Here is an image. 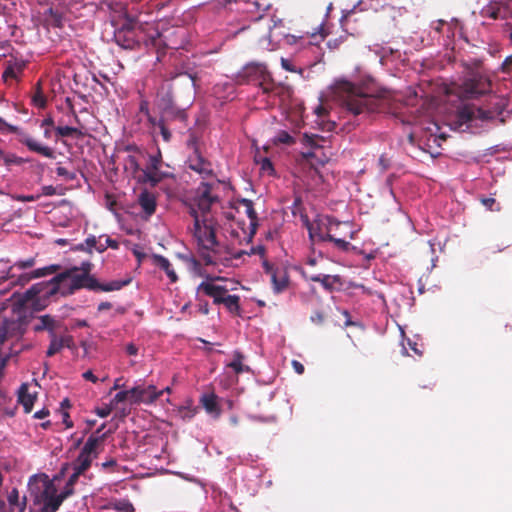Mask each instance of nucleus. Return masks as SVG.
<instances>
[{
    "label": "nucleus",
    "mask_w": 512,
    "mask_h": 512,
    "mask_svg": "<svg viewBox=\"0 0 512 512\" xmlns=\"http://www.w3.org/2000/svg\"><path fill=\"white\" fill-rule=\"evenodd\" d=\"M481 204L489 211H500L501 207L499 203H497L496 199L493 197H481Z\"/></svg>",
    "instance_id": "nucleus-48"
},
{
    "label": "nucleus",
    "mask_w": 512,
    "mask_h": 512,
    "mask_svg": "<svg viewBox=\"0 0 512 512\" xmlns=\"http://www.w3.org/2000/svg\"><path fill=\"white\" fill-rule=\"evenodd\" d=\"M67 271H71V278L70 280V286L72 289V293H74L76 290L86 288L88 290H95V288L98 285V280L94 276H87L78 273L79 268L78 267H72L70 269H67Z\"/></svg>",
    "instance_id": "nucleus-22"
},
{
    "label": "nucleus",
    "mask_w": 512,
    "mask_h": 512,
    "mask_svg": "<svg viewBox=\"0 0 512 512\" xmlns=\"http://www.w3.org/2000/svg\"><path fill=\"white\" fill-rule=\"evenodd\" d=\"M162 165L163 161L160 152L155 155L148 154L139 183L150 184L152 187H155L162 180L169 177V173L162 171Z\"/></svg>",
    "instance_id": "nucleus-11"
},
{
    "label": "nucleus",
    "mask_w": 512,
    "mask_h": 512,
    "mask_svg": "<svg viewBox=\"0 0 512 512\" xmlns=\"http://www.w3.org/2000/svg\"><path fill=\"white\" fill-rule=\"evenodd\" d=\"M56 174L59 177H63L67 181H73L74 179H76L75 172L69 171L67 168L62 167V166H58L56 168Z\"/></svg>",
    "instance_id": "nucleus-53"
},
{
    "label": "nucleus",
    "mask_w": 512,
    "mask_h": 512,
    "mask_svg": "<svg viewBox=\"0 0 512 512\" xmlns=\"http://www.w3.org/2000/svg\"><path fill=\"white\" fill-rule=\"evenodd\" d=\"M292 367H293V369L295 370V372L297 374H303L304 373V370H305L304 365L302 363H300L299 361L293 360L292 361Z\"/></svg>",
    "instance_id": "nucleus-64"
},
{
    "label": "nucleus",
    "mask_w": 512,
    "mask_h": 512,
    "mask_svg": "<svg viewBox=\"0 0 512 512\" xmlns=\"http://www.w3.org/2000/svg\"><path fill=\"white\" fill-rule=\"evenodd\" d=\"M56 134L60 137H84V133L75 127L70 126H58L55 128Z\"/></svg>",
    "instance_id": "nucleus-40"
},
{
    "label": "nucleus",
    "mask_w": 512,
    "mask_h": 512,
    "mask_svg": "<svg viewBox=\"0 0 512 512\" xmlns=\"http://www.w3.org/2000/svg\"><path fill=\"white\" fill-rule=\"evenodd\" d=\"M60 268L59 265H50L43 268L35 269L31 272L11 271L9 268L8 274L12 284L25 286L31 280L41 278L55 273Z\"/></svg>",
    "instance_id": "nucleus-18"
},
{
    "label": "nucleus",
    "mask_w": 512,
    "mask_h": 512,
    "mask_svg": "<svg viewBox=\"0 0 512 512\" xmlns=\"http://www.w3.org/2000/svg\"><path fill=\"white\" fill-rule=\"evenodd\" d=\"M260 89L262 90L263 94H267L269 96H277L280 98H284L290 94V90L287 86L275 83L271 76L267 82L260 84Z\"/></svg>",
    "instance_id": "nucleus-24"
},
{
    "label": "nucleus",
    "mask_w": 512,
    "mask_h": 512,
    "mask_svg": "<svg viewBox=\"0 0 512 512\" xmlns=\"http://www.w3.org/2000/svg\"><path fill=\"white\" fill-rule=\"evenodd\" d=\"M102 9H107L111 13L115 14L114 17H124L127 15L126 4L119 0H104L102 2Z\"/></svg>",
    "instance_id": "nucleus-33"
},
{
    "label": "nucleus",
    "mask_w": 512,
    "mask_h": 512,
    "mask_svg": "<svg viewBox=\"0 0 512 512\" xmlns=\"http://www.w3.org/2000/svg\"><path fill=\"white\" fill-rule=\"evenodd\" d=\"M221 304H223L230 313L236 315L240 314V297L238 295L228 294Z\"/></svg>",
    "instance_id": "nucleus-38"
},
{
    "label": "nucleus",
    "mask_w": 512,
    "mask_h": 512,
    "mask_svg": "<svg viewBox=\"0 0 512 512\" xmlns=\"http://www.w3.org/2000/svg\"><path fill=\"white\" fill-rule=\"evenodd\" d=\"M71 271L65 270L54 276L49 281H43L32 285L23 295L25 301H32L34 298H48L60 293L61 295L73 294L70 284Z\"/></svg>",
    "instance_id": "nucleus-7"
},
{
    "label": "nucleus",
    "mask_w": 512,
    "mask_h": 512,
    "mask_svg": "<svg viewBox=\"0 0 512 512\" xmlns=\"http://www.w3.org/2000/svg\"><path fill=\"white\" fill-rule=\"evenodd\" d=\"M222 279V277L207 276V279L198 285L197 292H203L206 296L211 297L214 304H221L228 295V289L225 286L214 284V281Z\"/></svg>",
    "instance_id": "nucleus-20"
},
{
    "label": "nucleus",
    "mask_w": 512,
    "mask_h": 512,
    "mask_svg": "<svg viewBox=\"0 0 512 512\" xmlns=\"http://www.w3.org/2000/svg\"><path fill=\"white\" fill-rule=\"evenodd\" d=\"M116 509L121 511V512H134L133 505L130 502H128V501L119 502L116 505Z\"/></svg>",
    "instance_id": "nucleus-59"
},
{
    "label": "nucleus",
    "mask_w": 512,
    "mask_h": 512,
    "mask_svg": "<svg viewBox=\"0 0 512 512\" xmlns=\"http://www.w3.org/2000/svg\"><path fill=\"white\" fill-rule=\"evenodd\" d=\"M263 269L270 276L273 291L276 294L282 293L289 286V276L284 268L275 266L268 261L263 262Z\"/></svg>",
    "instance_id": "nucleus-19"
},
{
    "label": "nucleus",
    "mask_w": 512,
    "mask_h": 512,
    "mask_svg": "<svg viewBox=\"0 0 512 512\" xmlns=\"http://www.w3.org/2000/svg\"><path fill=\"white\" fill-rule=\"evenodd\" d=\"M217 399L218 397L214 393L204 394L200 399V402L206 412L214 418H219L221 415V408Z\"/></svg>",
    "instance_id": "nucleus-27"
},
{
    "label": "nucleus",
    "mask_w": 512,
    "mask_h": 512,
    "mask_svg": "<svg viewBox=\"0 0 512 512\" xmlns=\"http://www.w3.org/2000/svg\"><path fill=\"white\" fill-rule=\"evenodd\" d=\"M131 392L132 403H152L163 394V391H157L154 385L136 386L131 389Z\"/></svg>",
    "instance_id": "nucleus-23"
},
{
    "label": "nucleus",
    "mask_w": 512,
    "mask_h": 512,
    "mask_svg": "<svg viewBox=\"0 0 512 512\" xmlns=\"http://www.w3.org/2000/svg\"><path fill=\"white\" fill-rule=\"evenodd\" d=\"M159 118L156 117L152 127L153 135H161L166 143L172 139L173 132H182L188 126V115L185 108L178 105H157Z\"/></svg>",
    "instance_id": "nucleus-5"
},
{
    "label": "nucleus",
    "mask_w": 512,
    "mask_h": 512,
    "mask_svg": "<svg viewBox=\"0 0 512 512\" xmlns=\"http://www.w3.org/2000/svg\"><path fill=\"white\" fill-rule=\"evenodd\" d=\"M304 224L308 230L310 239L315 242H333L334 245L341 251H347L351 246L350 242L346 241L342 237H335L333 233L334 228H340V226H348L347 222H340L331 216H317L312 222L309 221L308 217L303 218Z\"/></svg>",
    "instance_id": "nucleus-6"
},
{
    "label": "nucleus",
    "mask_w": 512,
    "mask_h": 512,
    "mask_svg": "<svg viewBox=\"0 0 512 512\" xmlns=\"http://www.w3.org/2000/svg\"><path fill=\"white\" fill-rule=\"evenodd\" d=\"M97 243H98V240H97V238L94 235H90L89 237H87L85 239V244L87 246L86 247V252L89 253V254H92V249L93 248L96 249Z\"/></svg>",
    "instance_id": "nucleus-55"
},
{
    "label": "nucleus",
    "mask_w": 512,
    "mask_h": 512,
    "mask_svg": "<svg viewBox=\"0 0 512 512\" xmlns=\"http://www.w3.org/2000/svg\"><path fill=\"white\" fill-rule=\"evenodd\" d=\"M36 263L34 257H29L25 260L16 261L11 267V271H24L26 269L32 268Z\"/></svg>",
    "instance_id": "nucleus-44"
},
{
    "label": "nucleus",
    "mask_w": 512,
    "mask_h": 512,
    "mask_svg": "<svg viewBox=\"0 0 512 512\" xmlns=\"http://www.w3.org/2000/svg\"><path fill=\"white\" fill-rule=\"evenodd\" d=\"M491 82L488 78L474 74L459 86L458 95L461 99H476L490 91Z\"/></svg>",
    "instance_id": "nucleus-12"
},
{
    "label": "nucleus",
    "mask_w": 512,
    "mask_h": 512,
    "mask_svg": "<svg viewBox=\"0 0 512 512\" xmlns=\"http://www.w3.org/2000/svg\"><path fill=\"white\" fill-rule=\"evenodd\" d=\"M139 111H140V113H142V114H144L146 116L147 121H148L150 127L152 128L153 125H154V122L156 120V117L151 115L150 110H149V103H148V101L142 100L140 102Z\"/></svg>",
    "instance_id": "nucleus-50"
},
{
    "label": "nucleus",
    "mask_w": 512,
    "mask_h": 512,
    "mask_svg": "<svg viewBox=\"0 0 512 512\" xmlns=\"http://www.w3.org/2000/svg\"><path fill=\"white\" fill-rule=\"evenodd\" d=\"M46 22L49 26L61 28L63 26V15L58 10L49 8L47 11Z\"/></svg>",
    "instance_id": "nucleus-39"
},
{
    "label": "nucleus",
    "mask_w": 512,
    "mask_h": 512,
    "mask_svg": "<svg viewBox=\"0 0 512 512\" xmlns=\"http://www.w3.org/2000/svg\"><path fill=\"white\" fill-rule=\"evenodd\" d=\"M217 188L218 183L201 182L199 184L189 202L190 215L192 217L193 212L200 218L213 216V207L220 202V198L215 192Z\"/></svg>",
    "instance_id": "nucleus-8"
},
{
    "label": "nucleus",
    "mask_w": 512,
    "mask_h": 512,
    "mask_svg": "<svg viewBox=\"0 0 512 512\" xmlns=\"http://www.w3.org/2000/svg\"><path fill=\"white\" fill-rule=\"evenodd\" d=\"M0 130L13 132L15 134H20L21 138L19 139V142L21 144L25 145L30 151L38 153L47 158H51V159L55 158V154H54V151L52 148H50L48 146H44V145L40 144L39 142L35 141L29 135H27L23 132H20V130L17 126L8 124L1 117H0Z\"/></svg>",
    "instance_id": "nucleus-14"
},
{
    "label": "nucleus",
    "mask_w": 512,
    "mask_h": 512,
    "mask_svg": "<svg viewBox=\"0 0 512 512\" xmlns=\"http://www.w3.org/2000/svg\"><path fill=\"white\" fill-rule=\"evenodd\" d=\"M245 356L239 350L233 352V359L230 363L227 364V367L231 368L236 374H241L243 372H249L250 368L247 365L243 364V360Z\"/></svg>",
    "instance_id": "nucleus-34"
},
{
    "label": "nucleus",
    "mask_w": 512,
    "mask_h": 512,
    "mask_svg": "<svg viewBox=\"0 0 512 512\" xmlns=\"http://www.w3.org/2000/svg\"><path fill=\"white\" fill-rule=\"evenodd\" d=\"M80 476H81L80 474H78L77 472L73 471V473L71 474V476L67 480V482H66V484L64 486V489H63L65 491L66 495L71 496V495L74 494V486L78 482Z\"/></svg>",
    "instance_id": "nucleus-45"
},
{
    "label": "nucleus",
    "mask_w": 512,
    "mask_h": 512,
    "mask_svg": "<svg viewBox=\"0 0 512 512\" xmlns=\"http://www.w3.org/2000/svg\"><path fill=\"white\" fill-rule=\"evenodd\" d=\"M328 161L329 158L325 154H322L321 156L317 155V158H313V160L310 162V165L315 170H317L318 166H324Z\"/></svg>",
    "instance_id": "nucleus-54"
},
{
    "label": "nucleus",
    "mask_w": 512,
    "mask_h": 512,
    "mask_svg": "<svg viewBox=\"0 0 512 512\" xmlns=\"http://www.w3.org/2000/svg\"><path fill=\"white\" fill-rule=\"evenodd\" d=\"M106 436L107 433H103L102 436L90 435L88 437L79 455L71 463L73 471L80 475L85 474V472L91 467L93 460H95L100 454Z\"/></svg>",
    "instance_id": "nucleus-9"
},
{
    "label": "nucleus",
    "mask_w": 512,
    "mask_h": 512,
    "mask_svg": "<svg viewBox=\"0 0 512 512\" xmlns=\"http://www.w3.org/2000/svg\"><path fill=\"white\" fill-rule=\"evenodd\" d=\"M50 336V344L48 346V349L46 351L47 357H52L58 352H60L63 347L61 344V341L56 333H52Z\"/></svg>",
    "instance_id": "nucleus-41"
},
{
    "label": "nucleus",
    "mask_w": 512,
    "mask_h": 512,
    "mask_svg": "<svg viewBox=\"0 0 512 512\" xmlns=\"http://www.w3.org/2000/svg\"><path fill=\"white\" fill-rule=\"evenodd\" d=\"M492 118V112L476 107L475 105L466 104L458 108L455 124L458 128H461L463 125H467L474 120L486 121Z\"/></svg>",
    "instance_id": "nucleus-16"
},
{
    "label": "nucleus",
    "mask_w": 512,
    "mask_h": 512,
    "mask_svg": "<svg viewBox=\"0 0 512 512\" xmlns=\"http://www.w3.org/2000/svg\"><path fill=\"white\" fill-rule=\"evenodd\" d=\"M320 140H323V137L319 136V135H309V134H304L301 138V142L303 145L305 146H309V147H312V148H318L320 147L318 142Z\"/></svg>",
    "instance_id": "nucleus-46"
},
{
    "label": "nucleus",
    "mask_w": 512,
    "mask_h": 512,
    "mask_svg": "<svg viewBox=\"0 0 512 512\" xmlns=\"http://www.w3.org/2000/svg\"><path fill=\"white\" fill-rule=\"evenodd\" d=\"M124 151L127 153L123 163L124 171L139 182L148 153L136 145H127Z\"/></svg>",
    "instance_id": "nucleus-10"
},
{
    "label": "nucleus",
    "mask_w": 512,
    "mask_h": 512,
    "mask_svg": "<svg viewBox=\"0 0 512 512\" xmlns=\"http://www.w3.org/2000/svg\"><path fill=\"white\" fill-rule=\"evenodd\" d=\"M271 74L268 72L267 67L260 63H250L242 68L237 74V81L239 84H246L253 81H258V86L263 82H267Z\"/></svg>",
    "instance_id": "nucleus-17"
},
{
    "label": "nucleus",
    "mask_w": 512,
    "mask_h": 512,
    "mask_svg": "<svg viewBox=\"0 0 512 512\" xmlns=\"http://www.w3.org/2000/svg\"><path fill=\"white\" fill-rule=\"evenodd\" d=\"M126 400H130L132 402V392H131V389L130 390H126V391L118 392L114 396V398L111 400V405L114 407L117 404H119L121 402H124Z\"/></svg>",
    "instance_id": "nucleus-51"
},
{
    "label": "nucleus",
    "mask_w": 512,
    "mask_h": 512,
    "mask_svg": "<svg viewBox=\"0 0 512 512\" xmlns=\"http://www.w3.org/2000/svg\"><path fill=\"white\" fill-rule=\"evenodd\" d=\"M112 410H113V406L110 404L103 408H97L96 414L101 418H105L111 414Z\"/></svg>",
    "instance_id": "nucleus-60"
},
{
    "label": "nucleus",
    "mask_w": 512,
    "mask_h": 512,
    "mask_svg": "<svg viewBox=\"0 0 512 512\" xmlns=\"http://www.w3.org/2000/svg\"><path fill=\"white\" fill-rule=\"evenodd\" d=\"M131 282V279L127 280H113L105 284H101L98 282L97 287L94 291H103V292H111L122 289L127 286Z\"/></svg>",
    "instance_id": "nucleus-36"
},
{
    "label": "nucleus",
    "mask_w": 512,
    "mask_h": 512,
    "mask_svg": "<svg viewBox=\"0 0 512 512\" xmlns=\"http://www.w3.org/2000/svg\"><path fill=\"white\" fill-rule=\"evenodd\" d=\"M458 21L447 22L444 20H437L432 24V28L439 34L446 35L447 38H453Z\"/></svg>",
    "instance_id": "nucleus-32"
},
{
    "label": "nucleus",
    "mask_w": 512,
    "mask_h": 512,
    "mask_svg": "<svg viewBox=\"0 0 512 512\" xmlns=\"http://www.w3.org/2000/svg\"><path fill=\"white\" fill-rule=\"evenodd\" d=\"M28 390L29 385L27 383H23L18 391V402L23 406L25 413H30L32 411L36 400V395L29 393Z\"/></svg>",
    "instance_id": "nucleus-30"
},
{
    "label": "nucleus",
    "mask_w": 512,
    "mask_h": 512,
    "mask_svg": "<svg viewBox=\"0 0 512 512\" xmlns=\"http://www.w3.org/2000/svg\"><path fill=\"white\" fill-rule=\"evenodd\" d=\"M68 497L69 495H66L64 490L60 494H57L56 487L49 482L46 484L42 493L44 509L50 512H56L62 502Z\"/></svg>",
    "instance_id": "nucleus-21"
},
{
    "label": "nucleus",
    "mask_w": 512,
    "mask_h": 512,
    "mask_svg": "<svg viewBox=\"0 0 512 512\" xmlns=\"http://www.w3.org/2000/svg\"><path fill=\"white\" fill-rule=\"evenodd\" d=\"M319 283H321L327 291H332L335 284H341V278L339 275L323 274Z\"/></svg>",
    "instance_id": "nucleus-42"
},
{
    "label": "nucleus",
    "mask_w": 512,
    "mask_h": 512,
    "mask_svg": "<svg viewBox=\"0 0 512 512\" xmlns=\"http://www.w3.org/2000/svg\"><path fill=\"white\" fill-rule=\"evenodd\" d=\"M188 43V31L183 26H171L155 29L147 34L145 47L148 50H154L157 54V61L165 54L166 49H183Z\"/></svg>",
    "instance_id": "nucleus-4"
},
{
    "label": "nucleus",
    "mask_w": 512,
    "mask_h": 512,
    "mask_svg": "<svg viewBox=\"0 0 512 512\" xmlns=\"http://www.w3.org/2000/svg\"><path fill=\"white\" fill-rule=\"evenodd\" d=\"M15 330V322L4 320L3 323L0 325V354L5 353L2 350V347L4 343L13 335V332Z\"/></svg>",
    "instance_id": "nucleus-35"
},
{
    "label": "nucleus",
    "mask_w": 512,
    "mask_h": 512,
    "mask_svg": "<svg viewBox=\"0 0 512 512\" xmlns=\"http://www.w3.org/2000/svg\"><path fill=\"white\" fill-rule=\"evenodd\" d=\"M480 15L492 20L512 19V0H491L481 9Z\"/></svg>",
    "instance_id": "nucleus-15"
},
{
    "label": "nucleus",
    "mask_w": 512,
    "mask_h": 512,
    "mask_svg": "<svg viewBox=\"0 0 512 512\" xmlns=\"http://www.w3.org/2000/svg\"><path fill=\"white\" fill-rule=\"evenodd\" d=\"M145 39H147V34L125 24L114 32L116 44L127 50H135L141 48L142 45L145 46Z\"/></svg>",
    "instance_id": "nucleus-13"
},
{
    "label": "nucleus",
    "mask_w": 512,
    "mask_h": 512,
    "mask_svg": "<svg viewBox=\"0 0 512 512\" xmlns=\"http://www.w3.org/2000/svg\"><path fill=\"white\" fill-rule=\"evenodd\" d=\"M60 341H61V344H62V347H66V348H73L74 347V338L73 336L71 335H63V336H60L59 337Z\"/></svg>",
    "instance_id": "nucleus-56"
},
{
    "label": "nucleus",
    "mask_w": 512,
    "mask_h": 512,
    "mask_svg": "<svg viewBox=\"0 0 512 512\" xmlns=\"http://www.w3.org/2000/svg\"><path fill=\"white\" fill-rule=\"evenodd\" d=\"M60 326V322L49 314L41 315L37 318L34 331H47L49 335L56 333V329Z\"/></svg>",
    "instance_id": "nucleus-26"
},
{
    "label": "nucleus",
    "mask_w": 512,
    "mask_h": 512,
    "mask_svg": "<svg viewBox=\"0 0 512 512\" xmlns=\"http://www.w3.org/2000/svg\"><path fill=\"white\" fill-rule=\"evenodd\" d=\"M1 159H3L4 164L7 165V166L12 165V164L20 165V164L24 163V159L23 158L18 157L15 154H4L0 150V160Z\"/></svg>",
    "instance_id": "nucleus-47"
},
{
    "label": "nucleus",
    "mask_w": 512,
    "mask_h": 512,
    "mask_svg": "<svg viewBox=\"0 0 512 512\" xmlns=\"http://www.w3.org/2000/svg\"><path fill=\"white\" fill-rule=\"evenodd\" d=\"M276 141L285 145L295 144V139L285 130H281L276 137Z\"/></svg>",
    "instance_id": "nucleus-52"
},
{
    "label": "nucleus",
    "mask_w": 512,
    "mask_h": 512,
    "mask_svg": "<svg viewBox=\"0 0 512 512\" xmlns=\"http://www.w3.org/2000/svg\"><path fill=\"white\" fill-rule=\"evenodd\" d=\"M8 503L12 508H18L19 512H24L26 508V497L24 496L22 501H20L18 489L13 488L8 494Z\"/></svg>",
    "instance_id": "nucleus-37"
},
{
    "label": "nucleus",
    "mask_w": 512,
    "mask_h": 512,
    "mask_svg": "<svg viewBox=\"0 0 512 512\" xmlns=\"http://www.w3.org/2000/svg\"><path fill=\"white\" fill-rule=\"evenodd\" d=\"M11 356V353H3L0 354V380L3 378L4 369L7 365V362Z\"/></svg>",
    "instance_id": "nucleus-57"
},
{
    "label": "nucleus",
    "mask_w": 512,
    "mask_h": 512,
    "mask_svg": "<svg viewBox=\"0 0 512 512\" xmlns=\"http://www.w3.org/2000/svg\"><path fill=\"white\" fill-rule=\"evenodd\" d=\"M152 261L155 266L165 271L167 277L170 279L172 283H175L178 280V276L173 270L171 263L167 258H165L162 255L153 254Z\"/></svg>",
    "instance_id": "nucleus-31"
},
{
    "label": "nucleus",
    "mask_w": 512,
    "mask_h": 512,
    "mask_svg": "<svg viewBox=\"0 0 512 512\" xmlns=\"http://www.w3.org/2000/svg\"><path fill=\"white\" fill-rule=\"evenodd\" d=\"M195 77L187 72L167 73L160 84L157 105H177L179 100L191 102L194 96Z\"/></svg>",
    "instance_id": "nucleus-3"
},
{
    "label": "nucleus",
    "mask_w": 512,
    "mask_h": 512,
    "mask_svg": "<svg viewBox=\"0 0 512 512\" xmlns=\"http://www.w3.org/2000/svg\"><path fill=\"white\" fill-rule=\"evenodd\" d=\"M24 64L15 63L14 65H8L3 72V78L6 81L8 78L16 79L18 74L23 71Z\"/></svg>",
    "instance_id": "nucleus-43"
},
{
    "label": "nucleus",
    "mask_w": 512,
    "mask_h": 512,
    "mask_svg": "<svg viewBox=\"0 0 512 512\" xmlns=\"http://www.w3.org/2000/svg\"><path fill=\"white\" fill-rule=\"evenodd\" d=\"M82 377L87 381H91L92 383L98 382V378L93 374L91 370H87L86 372H84L82 374Z\"/></svg>",
    "instance_id": "nucleus-63"
},
{
    "label": "nucleus",
    "mask_w": 512,
    "mask_h": 512,
    "mask_svg": "<svg viewBox=\"0 0 512 512\" xmlns=\"http://www.w3.org/2000/svg\"><path fill=\"white\" fill-rule=\"evenodd\" d=\"M502 71L503 72H510L511 68H512V55L511 56H508L504 62L502 63Z\"/></svg>",
    "instance_id": "nucleus-62"
},
{
    "label": "nucleus",
    "mask_w": 512,
    "mask_h": 512,
    "mask_svg": "<svg viewBox=\"0 0 512 512\" xmlns=\"http://www.w3.org/2000/svg\"><path fill=\"white\" fill-rule=\"evenodd\" d=\"M281 65H282L283 69H285L286 71L296 72L295 67L293 66L291 61H289L288 59L281 58Z\"/></svg>",
    "instance_id": "nucleus-61"
},
{
    "label": "nucleus",
    "mask_w": 512,
    "mask_h": 512,
    "mask_svg": "<svg viewBox=\"0 0 512 512\" xmlns=\"http://www.w3.org/2000/svg\"><path fill=\"white\" fill-rule=\"evenodd\" d=\"M193 234L197 240L200 255L206 265L222 264L232 265L233 260H238L245 254V250L233 252L228 247H222L216 237L219 227L214 216L200 218L193 212Z\"/></svg>",
    "instance_id": "nucleus-1"
},
{
    "label": "nucleus",
    "mask_w": 512,
    "mask_h": 512,
    "mask_svg": "<svg viewBox=\"0 0 512 512\" xmlns=\"http://www.w3.org/2000/svg\"><path fill=\"white\" fill-rule=\"evenodd\" d=\"M32 101L36 106H38L40 108H43L46 106V98L41 91V83L40 82H38L36 84V92L32 98Z\"/></svg>",
    "instance_id": "nucleus-49"
},
{
    "label": "nucleus",
    "mask_w": 512,
    "mask_h": 512,
    "mask_svg": "<svg viewBox=\"0 0 512 512\" xmlns=\"http://www.w3.org/2000/svg\"><path fill=\"white\" fill-rule=\"evenodd\" d=\"M94 265L90 261L82 262L81 266L78 267L79 271H81L80 274L92 276L91 271L93 269Z\"/></svg>",
    "instance_id": "nucleus-58"
},
{
    "label": "nucleus",
    "mask_w": 512,
    "mask_h": 512,
    "mask_svg": "<svg viewBox=\"0 0 512 512\" xmlns=\"http://www.w3.org/2000/svg\"><path fill=\"white\" fill-rule=\"evenodd\" d=\"M239 203L245 207L246 214L250 220V233H249V240L252 239V237L255 235L257 227H258V217L257 213L254 209V203L250 199L243 198L239 201Z\"/></svg>",
    "instance_id": "nucleus-29"
},
{
    "label": "nucleus",
    "mask_w": 512,
    "mask_h": 512,
    "mask_svg": "<svg viewBox=\"0 0 512 512\" xmlns=\"http://www.w3.org/2000/svg\"><path fill=\"white\" fill-rule=\"evenodd\" d=\"M334 93L342 108L354 116L380 111L385 105L383 94H374L368 87L347 80H337Z\"/></svg>",
    "instance_id": "nucleus-2"
},
{
    "label": "nucleus",
    "mask_w": 512,
    "mask_h": 512,
    "mask_svg": "<svg viewBox=\"0 0 512 512\" xmlns=\"http://www.w3.org/2000/svg\"><path fill=\"white\" fill-rule=\"evenodd\" d=\"M138 203L147 216H151L156 210V197L148 190H143L138 196Z\"/></svg>",
    "instance_id": "nucleus-28"
},
{
    "label": "nucleus",
    "mask_w": 512,
    "mask_h": 512,
    "mask_svg": "<svg viewBox=\"0 0 512 512\" xmlns=\"http://www.w3.org/2000/svg\"><path fill=\"white\" fill-rule=\"evenodd\" d=\"M194 156L189 158V168L203 176H208L212 174L211 164L205 160L202 156L198 154L197 149L195 148Z\"/></svg>",
    "instance_id": "nucleus-25"
}]
</instances>
